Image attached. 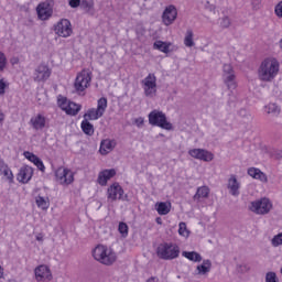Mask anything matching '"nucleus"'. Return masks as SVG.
Returning a JSON list of instances; mask_svg holds the SVG:
<instances>
[{
    "label": "nucleus",
    "instance_id": "1",
    "mask_svg": "<svg viewBox=\"0 0 282 282\" xmlns=\"http://www.w3.org/2000/svg\"><path fill=\"white\" fill-rule=\"evenodd\" d=\"M281 69V64L276 57H265L258 67V78L262 83H272Z\"/></svg>",
    "mask_w": 282,
    "mask_h": 282
},
{
    "label": "nucleus",
    "instance_id": "2",
    "mask_svg": "<svg viewBox=\"0 0 282 282\" xmlns=\"http://www.w3.org/2000/svg\"><path fill=\"white\" fill-rule=\"evenodd\" d=\"M93 257L96 261H99V263H102L104 265H113L117 259L116 252L105 245H98L93 250Z\"/></svg>",
    "mask_w": 282,
    "mask_h": 282
},
{
    "label": "nucleus",
    "instance_id": "3",
    "mask_svg": "<svg viewBox=\"0 0 282 282\" xmlns=\"http://www.w3.org/2000/svg\"><path fill=\"white\" fill-rule=\"evenodd\" d=\"M156 256L163 261H173L180 257V246L174 242H163L156 248Z\"/></svg>",
    "mask_w": 282,
    "mask_h": 282
},
{
    "label": "nucleus",
    "instance_id": "4",
    "mask_svg": "<svg viewBox=\"0 0 282 282\" xmlns=\"http://www.w3.org/2000/svg\"><path fill=\"white\" fill-rule=\"evenodd\" d=\"M148 118L152 127H160V129H165V131H173V123L169 122L164 112L153 110L149 113Z\"/></svg>",
    "mask_w": 282,
    "mask_h": 282
},
{
    "label": "nucleus",
    "instance_id": "5",
    "mask_svg": "<svg viewBox=\"0 0 282 282\" xmlns=\"http://www.w3.org/2000/svg\"><path fill=\"white\" fill-rule=\"evenodd\" d=\"M223 83L231 93H234L239 86L237 83V74L235 73V68L231 64H224L223 66Z\"/></svg>",
    "mask_w": 282,
    "mask_h": 282
},
{
    "label": "nucleus",
    "instance_id": "6",
    "mask_svg": "<svg viewBox=\"0 0 282 282\" xmlns=\"http://www.w3.org/2000/svg\"><path fill=\"white\" fill-rule=\"evenodd\" d=\"M53 31L56 36L61 39H69L74 34V28L72 26V21L69 19H61L53 25Z\"/></svg>",
    "mask_w": 282,
    "mask_h": 282
},
{
    "label": "nucleus",
    "instance_id": "7",
    "mask_svg": "<svg viewBox=\"0 0 282 282\" xmlns=\"http://www.w3.org/2000/svg\"><path fill=\"white\" fill-rule=\"evenodd\" d=\"M142 89L148 98H153L158 94V77L155 74L150 73L141 82Z\"/></svg>",
    "mask_w": 282,
    "mask_h": 282
},
{
    "label": "nucleus",
    "instance_id": "8",
    "mask_svg": "<svg viewBox=\"0 0 282 282\" xmlns=\"http://www.w3.org/2000/svg\"><path fill=\"white\" fill-rule=\"evenodd\" d=\"M55 182L61 186H69V184H74V172L64 166L57 167L55 170Z\"/></svg>",
    "mask_w": 282,
    "mask_h": 282
},
{
    "label": "nucleus",
    "instance_id": "9",
    "mask_svg": "<svg viewBox=\"0 0 282 282\" xmlns=\"http://www.w3.org/2000/svg\"><path fill=\"white\" fill-rule=\"evenodd\" d=\"M36 14L40 21H50L54 14V7L52 6V2H40L36 7Z\"/></svg>",
    "mask_w": 282,
    "mask_h": 282
},
{
    "label": "nucleus",
    "instance_id": "10",
    "mask_svg": "<svg viewBox=\"0 0 282 282\" xmlns=\"http://www.w3.org/2000/svg\"><path fill=\"white\" fill-rule=\"evenodd\" d=\"M249 208L256 215H268L272 210V203L268 198H261L260 200L252 202Z\"/></svg>",
    "mask_w": 282,
    "mask_h": 282
},
{
    "label": "nucleus",
    "instance_id": "11",
    "mask_svg": "<svg viewBox=\"0 0 282 282\" xmlns=\"http://www.w3.org/2000/svg\"><path fill=\"white\" fill-rule=\"evenodd\" d=\"M91 83V73L89 70H82L77 74L74 87L76 91H85L87 87H89V84Z\"/></svg>",
    "mask_w": 282,
    "mask_h": 282
},
{
    "label": "nucleus",
    "instance_id": "12",
    "mask_svg": "<svg viewBox=\"0 0 282 282\" xmlns=\"http://www.w3.org/2000/svg\"><path fill=\"white\" fill-rule=\"evenodd\" d=\"M188 155L200 162H213L215 160V154L206 149H191L188 150Z\"/></svg>",
    "mask_w": 282,
    "mask_h": 282
},
{
    "label": "nucleus",
    "instance_id": "13",
    "mask_svg": "<svg viewBox=\"0 0 282 282\" xmlns=\"http://www.w3.org/2000/svg\"><path fill=\"white\" fill-rule=\"evenodd\" d=\"M52 76V69H50L48 65L40 64L33 74V79L35 83H45Z\"/></svg>",
    "mask_w": 282,
    "mask_h": 282
},
{
    "label": "nucleus",
    "instance_id": "14",
    "mask_svg": "<svg viewBox=\"0 0 282 282\" xmlns=\"http://www.w3.org/2000/svg\"><path fill=\"white\" fill-rule=\"evenodd\" d=\"M122 195H124V189L118 182L112 183L107 189V198L110 199V202L122 199Z\"/></svg>",
    "mask_w": 282,
    "mask_h": 282
},
{
    "label": "nucleus",
    "instance_id": "15",
    "mask_svg": "<svg viewBox=\"0 0 282 282\" xmlns=\"http://www.w3.org/2000/svg\"><path fill=\"white\" fill-rule=\"evenodd\" d=\"M175 19H177V8L175 6L170 4L165 8L162 14V21L164 25H173L175 23Z\"/></svg>",
    "mask_w": 282,
    "mask_h": 282
},
{
    "label": "nucleus",
    "instance_id": "16",
    "mask_svg": "<svg viewBox=\"0 0 282 282\" xmlns=\"http://www.w3.org/2000/svg\"><path fill=\"white\" fill-rule=\"evenodd\" d=\"M154 50L162 52L163 54H171L173 52H177L180 47L172 42H164V41H155L153 44Z\"/></svg>",
    "mask_w": 282,
    "mask_h": 282
},
{
    "label": "nucleus",
    "instance_id": "17",
    "mask_svg": "<svg viewBox=\"0 0 282 282\" xmlns=\"http://www.w3.org/2000/svg\"><path fill=\"white\" fill-rule=\"evenodd\" d=\"M35 279L37 282H50L52 280V271L50 267L41 264L35 268Z\"/></svg>",
    "mask_w": 282,
    "mask_h": 282
},
{
    "label": "nucleus",
    "instance_id": "18",
    "mask_svg": "<svg viewBox=\"0 0 282 282\" xmlns=\"http://www.w3.org/2000/svg\"><path fill=\"white\" fill-rule=\"evenodd\" d=\"M32 175H34V170L28 165L22 166L18 173V182H21L22 184H28L30 180H32Z\"/></svg>",
    "mask_w": 282,
    "mask_h": 282
},
{
    "label": "nucleus",
    "instance_id": "19",
    "mask_svg": "<svg viewBox=\"0 0 282 282\" xmlns=\"http://www.w3.org/2000/svg\"><path fill=\"white\" fill-rule=\"evenodd\" d=\"M112 177H116V170H113V169L104 170V171L99 172L98 177H97V183L99 186H107V183Z\"/></svg>",
    "mask_w": 282,
    "mask_h": 282
},
{
    "label": "nucleus",
    "instance_id": "20",
    "mask_svg": "<svg viewBox=\"0 0 282 282\" xmlns=\"http://www.w3.org/2000/svg\"><path fill=\"white\" fill-rule=\"evenodd\" d=\"M23 155L26 160H29V162H32V164H34V166H36L39 171H41L42 173H45V164L40 158L36 156V154L30 151H25Z\"/></svg>",
    "mask_w": 282,
    "mask_h": 282
},
{
    "label": "nucleus",
    "instance_id": "21",
    "mask_svg": "<svg viewBox=\"0 0 282 282\" xmlns=\"http://www.w3.org/2000/svg\"><path fill=\"white\" fill-rule=\"evenodd\" d=\"M47 123V119L45 116L39 113L31 118L30 124L32 126L35 131H41V129H45V124Z\"/></svg>",
    "mask_w": 282,
    "mask_h": 282
},
{
    "label": "nucleus",
    "instance_id": "22",
    "mask_svg": "<svg viewBox=\"0 0 282 282\" xmlns=\"http://www.w3.org/2000/svg\"><path fill=\"white\" fill-rule=\"evenodd\" d=\"M116 140L104 139L100 142L99 153L101 155H108V153H111L116 149Z\"/></svg>",
    "mask_w": 282,
    "mask_h": 282
},
{
    "label": "nucleus",
    "instance_id": "23",
    "mask_svg": "<svg viewBox=\"0 0 282 282\" xmlns=\"http://www.w3.org/2000/svg\"><path fill=\"white\" fill-rule=\"evenodd\" d=\"M104 113H105V107H97L96 109L91 108L84 115V119L98 120V118H102Z\"/></svg>",
    "mask_w": 282,
    "mask_h": 282
},
{
    "label": "nucleus",
    "instance_id": "24",
    "mask_svg": "<svg viewBox=\"0 0 282 282\" xmlns=\"http://www.w3.org/2000/svg\"><path fill=\"white\" fill-rule=\"evenodd\" d=\"M248 175L252 177L253 180H259L260 182H263L264 184L268 183V175L265 173L261 172V170L257 167H250L248 170Z\"/></svg>",
    "mask_w": 282,
    "mask_h": 282
},
{
    "label": "nucleus",
    "instance_id": "25",
    "mask_svg": "<svg viewBox=\"0 0 282 282\" xmlns=\"http://www.w3.org/2000/svg\"><path fill=\"white\" fill-rule=\"evenodd\" d=\"M171 202H158L155 204L158 215H169V213H171Z\"/></svg>",
    "mask_w": 282,
    "mask_h": 282
},
{
    "label": "nucleus",
    "instance_id": "26",
    "mask_svg": "<svg viewBox=\"0 0 282 282\" xmlns=\"http://www.w3.org/2000/svg\"><path fill=\"white\" fill-rule=\"evenodd\" d=\"M239 181H237V176L231 175L230 178L228 180V189L229 193H231L232 195H239Z\"/></svg>",
    "mask_w": 282,
    "mask_h": 282
},
{
    "label": "nucleus",
    "instance_id": "27",
    "mask_svg": "<svg viewBox=\"0 0 282 282\" xmlns=\"http://www.w3.org/2000/svg\"><path fill=\"white\" fill-rule=\"evenodd\" d=\"M183 43H184L185 47H195V33L193 32L192 29H188L185 32Z\"/></svg>",
    "mask_w": 282,
    "mask_h": 282
},
{
    "label": "nucleus",
    "instance_id": "28",
    "mask_svg": "<svg viewBox=\"0 0 282 282\" xmlns=\"http://www.w3.org/2000/svg\"><path fill=\"white\" fill-rule=\"evenodd\" d=\"M80 129H82L83 133H85V135L91 137L95 133L94 124H91V122H89V120L85 119V118L80 123Z\"/></svg>",
    "mask_w": 282,
    "mask_h": 282
},
{
    "label": "nucleus",
    "instance_id": "29",
    "mask_svg": "<svg viewBox=\"0 0 282 282\" xmlns=\"http://www.w3.org/2000/svg\"><path fill=\"white\" fill-rule=\"evenodd\" d=\"M182 256L188 259V261H194V263L202 261V256L195 251H183Z\"/></svg>",
    "mask_w": 282,
    "mask_h": 282
},
{
    "label": "nucleus",
    "instance_id": "30",
    "mask_svg": "<svg viewBox=\"0 0 282 282\" xmlns=\"http://www.w3.org/2000/svg\"><path fill=\"white\" fill-rule=\"evenodd\" d=\"M208 195H210V188H208V186H202L197 188V192L194 195V199L206 198Z\"/></svg>",
    "mask_w": 282,
    "mask_h": 282
},
{
    "label": "nucleus",
    "instance_id": "31",
    "mask_svg": "<svg viewBox=\"0 0 282 282\" xmlns=\"http://www.w3.org/2000/svg\"><path fill=\"white\" fill-rule=\"evenodd\" d=\"M80 6L88 14H95L96 10L94 9V0H82Z\"/></svg>",
    "mask_w": 282,
    "mask_h": 282
},
{
    "label": "nucleus",
    "instance_id": "32",
    "mask_svg": "<svg viewBox=\"0 0 282 282\" xmlns=\"http://www.w3.org/2000/svg\"><path fill=\"white\" fill-rule=\"evenodd\" d=\"M57 105L58 107H78V105L72 102L67 97L63 95L57 96Z\"/></svg>",
    "mask_w": 282,
    "mask_h": 282
},
{
    "label": "nucleus",
    "instance_id": "33",
    "mask_svg": "<svg viewBox=\"0 0 282 282\" xmlns=\"http://www.w3.org/2000/svg\"><path fill=\"white\" fill-rule=\"evenodd\" d=\"M35 204L41 210H47V208H50V200L45 199L43 196H37L35 198Z\"/></svg>",
    "mask_w": 282,
    "mask_h": 282
},
{
    "label": "nucleus",
    "instance_id": "34",
    "mask_svg": "<svg viewBox=\"0 0 282 282\" xmlns=\"http://www.w3.org/2000/svg\"><path fill=\"white\" fill-rule=\"evenodd\" d=\"M198 274H206L210 272V260H204L203 264L197 267Z\"/></svg>",
    "mask_w": 282,
    "mask_h": 282
},
{
    "label": "nucleus",
    "instance_id": "35",
    "mask_svg": "<svg viewBox=\"0 0 282 282\" xmlns=\"http://www.w3.org/2000/svg\"><path fill=\"white\" fill-rule=\"evenodd\" d=\"M10 89V82L6 78L0 79V96H4L6 91Z\"/></svg>",
    "mask_w": 282,
    "mask_h": 282
},
{
    "label": "nucleus",
    "instance_id": "36",
    "mask_svg": "<svg viewBox=\"0 0 282 282\" xmlns=\"http://www.w3.org/2000/svg\"><path fill=\"white\" fill-rule=\"evenodd\" d=\"M178 235L181 237H188L191 235V231H188V228L186 227V223L182 221L178 224Z\"/></svg>",
    "mask_w": 282,
    "mask_h": 282
},
{
    "label": "nucleus",
    "instance_id": "37",
    "mask_svg": "<svg viewBox=\"0 0 282 282\" xmlns=\"http://www.w3.org/2000/svg\"><path fill=\"white\" fill-rule=\"evenodd\" d=\"M118 230L121 237H129V225H127L126 223H119Z\"/></svg>",
    "mask_w": 282,
    "mask_h": 282
},
{
    "label": "nucleus",
    "instance_id": "38",
    "mask_svg": "<svg viewBox=\"0 0 282 282\" xmlns=\"http://www.w3.org/2000/svg\"><path fill=\"white\" fill-rule=\"evenodd\" d=\"M0 171H2L4 177H7V180H9L10 182H12V180H14V175L12 174V170H10V167L8 165H3Z\"/></svg>",
    "mask_w": 282,
    "mask_h": 282
},
{
    "label": "nucleus",
    "instance_id": "39",
    "mask_svg": "<svg viewBox=\"0 0 282 282\" xmlns=\"http://www.w3.org/2000/svg\"><path fill=\"white\" fill-rule=\"evenodd\" d=\"M62 110L67 113V116H78L80 111V107L72 108V107H62Z\"/></svg>",
    "mask_w": 282,
    "mask_h": 282
},
{
    "label": "nucleus",
    "instance_id": "40",
    "mask_svg": "<svg viewBox=\"0 0 282 282\" xmlns=\"http://www.w3.org/2000/svg\"><path fill=\"white\" fill-rule=\"evenodd\" d=\"M8 67V57L0 51V72H3Z\"/></svg>",
    "mask_w": 282,
    "mask_h": 282
},
{
    "label": "nucleus",
    "instance_id": "41",
    "mask_svg": "<svg viewBox=\"0 0 282 282\" xmlns=\"http://www.w3.org/2000/svg\"><path fill=\"white\" fill-rule=\"evenodd\" d=\"M274 14L278 17V19H282V0L275 4Z\"/></svg>",
    "mask_w": 282,
    "mask_h": 282
},
{
    "label": "nucleus",
    "instance_id": "42",
    "mask_svg": "<svg viewBox=\"0 0 282 282\" xmlns=\"http://www.w3.org/2000/svg\"><path fill=\"white\" fill-rule=\"evenodd\" d=\"M265 282H279V278H276L275 272H268L265 274Z\"/></svg>",
    "mask_w": 282,
    "mask_h": 282
},
{
    "label": "nucleus",
    "instance_id": "43",
    "mask_svg": "<svg viewBox=\"0 0 282 282\" xmlns=\"http://www.w3.org/2000/svg\"><path fill=\"white\" fill-rule=\"evenodd\" d=\"M272 246H282V234L274 236L272 239Z\"/></svg>",
    "mask_w": 282,
    "mask_h": 282
},
{
    "label": "nucleus",
    "instance_id": "44",
    "mask_svg": "<svg viewBox=\"0 0 282 282\" xmlns=\"http://www.w3.org/2000/svg\"><path fill=\"white\" fill-rule=\"evenodd\" d=\"M68 6L70 8H78L79 6H82V0H69Z\"/></svg>",
    "mask_w": 282,
    "mask_h": 282
},
{
    "label": "nucleus",
    "instance_id": "45",
    "mask_svg": "<svg viewBox=\"0 0 282 282\" xmlns=\"http://www.w3.org/2000/svg\"><path fill=\"white\" fill-rule=\"evenodd\" d=\"M221 28H229L230 26V18H223L220 20Z\"/></svg>",
    "mask_w": 282,
    "mask_h": 282
},
{
    "label": "nucleus",
    "instance_id": "46",
    "mask_svg": "<svg viewBox=\"0 0 282 282\" xmlns=\"http://www.w3.org/2000/svg\"><path fill=\"white\" fill-rule=\"evenodd\" d=\"M97 107H107V98L101 97L98 99Z\"/></svg>",
    "mask_w": 282,
    "mask_h": 282
},
{
    "label": "nucleus",
    "instance_id": "47",
    "mask_svg": "<svg viewBox=\"0 0 282 282\" xmlns=\"http://www.w3.org/2000/svg\"><path fill=\"white\" fill-rule=\"evenodd\" d=\"M134 124H137V127H144V118L139 117L134 120Z\"/></svg>",
    "mask_w": 282,
    "mask_h": 282
},
{
    "label": "nucleus",
    "instance_id": "48",
    "mask_svg": "<svg viewBox=\"0 0 282 282\" xmlns=\"http://www.w3.org/2000/svg\"><path fill=\"white\" fill-rule=\"evenodd\" d=\"M279 112V108H268L267 113H276Z\"/></svg>",
    "mask_w": 282,
    "mask_h": 282
},
{
    "label": "nucleus",
    "instance_id": "49",
    "mask_svg": "<svg viewBox=\"0 0 282 282\" xmlns=\"http://www.w3.org/2000/svg\"><path fill=\"white\" fill-rule=\"evenodd\" d=\"M11 65H19V57H12L10 59Z\"/></svg>",
    "mask_w": 282,
    "mask_h": 282
},
{
    "label": "nucleus",
    "instance_id": "50",
    "mask_svg": "<svg viewBox=\"0 0 282 282\" xmlns=\"http://www.w3.org/2000/svg\"><path fill=\"white\" fill-rule=\"evenodd\" d=\"M44 235L43 234H37L36 236H35V239H36V241H43V239H44Z\"/></svg>",
    "mask_w": 282,
    "mask_h": 282
},
{
    "label": "nucleus",
    "instance_id": "51",
    "mask_svg": "<svg viewBox=\"0 0 282 282\" xmlns=\"http://www.w3.org/2000/svg\"><path fill=\"white\" fill-rule=\"evenodd\" d=\"M252 6H259L261 0H251Z\"/></svg>",
    "mask_w": 282,
    "mask_h": 282
},
{
    "label": "nucleus",
    "instance_id": "52",
    "mask_svg": "<svg viewBox=\"0 0 282 282\" xmlns=\"http://www.w3.org/2000/svg\"><path fill=\"white\" fill-rule=\"evenodd\" d=\"M155 221L159 226H162V218L161 217H156Z\"/></svg>",
    "mask_w": 282,
    "mask_h": 282
},
{
    "label": "nucleus",
    "instance_id": "53",
    "mask_svg": "<svg viewBox=\"0 0 282 282\" xmlns=\"http://www.w3.org/2000/svg\"><path fill=\"white\" fill-rule=\"evenodd\" d=\"M147 282H158V278H150Z\"/></svg>",
    "mask_w": 282,
    "mask_h": 282
},
{
    "label": "nucleus",
    "instance_id": "54",
    "mask_svg": "<svg viewBox=\"0 0 282 282\" xmlns=\"http://www.w3.org/2000/svg\"><path fill=\"white\" fill-rule=\"evenodd\" d=\"M6 118V116L3 115V112L0 110V122Z\"/></svg>",
    "mask_w": 282,
    "mask_h": 282
},
{
    "label": "nucleus",
    "instance_id": "55",
    "mask_svg": "<svg viewBox=\"0 0 282 282\" xmlns=\"http://www.w3.org/2000/svg\"><path fill=\"white\" fill-rule=\"evenodd\" d=\"M0 279H3V269L0 265Z\"/></svg>",
    "mask_w": 282,
    "mask_h": 282
}]
</instances>
